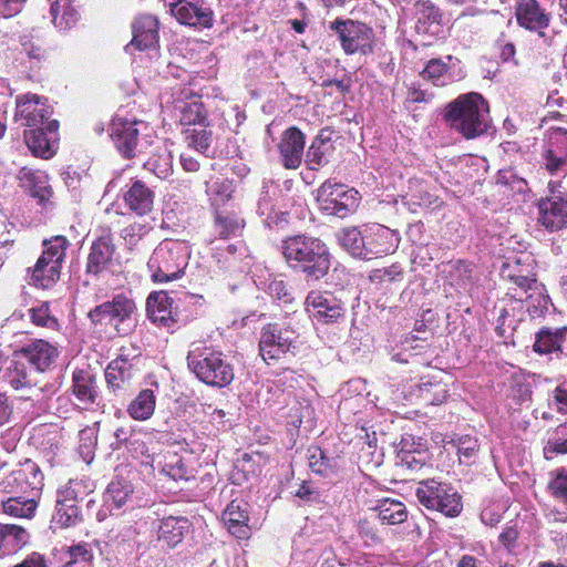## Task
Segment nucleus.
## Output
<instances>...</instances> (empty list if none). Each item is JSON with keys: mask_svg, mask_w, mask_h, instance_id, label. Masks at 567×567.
<instances>
[{"mask_svg": "<svg viewBox=\"0 0 567 567\" xmlns=\"http://www.w3.org/2000/svg\"><path fill=\"white\" fill-rule=\"evenodd\" d=\"M284 257L287 264L307 278L319 280L330 268V254L323 241L315 237L296 235L282 240Z\"/></svg>", "mask_w": 567, "mask_h": 567, "instance_id": "f257e3e1", "label": "nucleus"}, {"mask_svg": "<svg viewBox=\"0 0 567 567\" xmlns=\"http://www.w3.org/2000/svg\"><path fill=\"white\" fill-rule=\"evenodd\" d=\"M445 121L465 138H475L486 133L489 127L488 104L478 93L460 95L446 106Z\"/></svg>", "mask_w": 567, "mask_h": 567, "instance_id": "f03ea898", "label": "nucleus"}, {"mask_svg": "<svg viewBox=\"0 0 567 567\" xmlns=\"http://www.w3.org/2000/svg\"><path fill=\"white\" fill-rule=\"evenodd\" d=\"M190 248L184 241L165 239L154 249L147 268L155 282H168L181 278L188 264Z\"/></svg>", "mask_w": 567, "mask_h": 567, "instance_id": "7ed1b4c3", "label": "nucleus"}, {"mask_svg": "<svg viewBox=\"0 0 567 567\" xmlns=\"http://www.w3.org/2000/svg\"><path fill=\"white\" fill-rule=\"evenodd\" d=\"M188 368L208 385L225 386L234 379V371L223 353L196 346L187 354Z\"/></svg>", "mask_w": 567, "mask_h": 567, "instance_id": "20e7f679", "label": "nucleus"}, {"mask_svg": "<svg viewBox=\"0 0 567 567\" xmlns=\"http://www.w3.org/2000/svg\"><path fill=\"white\" fill-rule=\"evenodd\" d=\"M111 136L117 150L125 157L144 153L153 143V130L135 117L128 118L117 113L112 122Z\"/></svg>", "mask_w": 567, "mask_h": 567, "instance_id": "39448f33", "label": "nucleus"}, {"mask_svg": "<svg viewBox=\"0 0 567 567\" xmlns=\"http://www.w3.org/2000/svg\"><path fill=\"white\" fill-rule=\"evenodd\" d=\"M317 202L327 215L344 218L357 210L360 195L353 188L327 181L318 188Z\"/></svg>", "mask_w": 567, "mask_h": 567, "instance_id": "423d86ee", "label": "nucleus"}, {"mask_svg": "<svg viewBox=\"0 0 567 567\" xmlns=\"http://www.w3.org/2000/svg\"><path fill=\"white\" fill-rule=\"evenodd\" d=\"M135 302L123 295L115 296L111 301L103 302L90 311L94 323L113 326L117 332L126 334L134 324Z\"/></svg>", "mask_w": 567, "mask_h": 567, "instance_id": "0eeeda50", "label": "nucleus"}, {"mask_svg": "<svg viewBox=\"0 0 567 567\" xmlns=\"http://www.w3.org/2000/svg\"><path fill=\"white\" fill-rule=\"evenodd\" d=\"M420 504L429 509H436L449 517L457 516L462 511L461 496L457 492L434 480L420 483L415 493Z\"/></svg>", "mask_w": 567, "mask_h": 567, "instance_id": "6e6552de", "label": "nucleus"}, {"mask_svg": "<svg viewBox=\"0 0 567 567\" xmlns=\"http://www.w3.org/2000/svg\"><path fill=\"white\" fill-rule=\"evenodd\" d=\"M329 29L337 34L347 54H367L372 51L373 31L367 24L350 19H337L330 22Z\"/></svg>", "mask_w": 567, "mask_h": 567, "instance_id": "1a4fd4ad", "label": "nucleus"}, {"mask_svg": "<svg viewBox=\"0 0 567 567\" xmlns=\"http://www.w3.org/2000/svg\"><path fill=\"white\" fill-rule=\"evenodd\" d=\"M549 195L538 203V221L548 230L556 231L567 226V193L560 181L548 183Z\"/></svg>", "mask_w": 567, "mask_h": 567, "instance_id": "9d476101", "label": "nucleus"}, {"mask_svg": "<svg viewBox=\"0 0 567 567\" xmlns=\"http://www.w3.org/2000/svg\"><path fill=\"white\" fill-rule=\"evenodd\" d=\"M297 339L296 332L279 323H269L265 326L260 333L259 352L261 358L268 364L271 361L280 359L291 348Z\"/></svg>", "mask_w": 567, "mask_h": 567, "instance_id": "9b49d317", "label": "nucleus"}, {"mask_svg": "<svg viewBox=\"0 0 567 567\" xmlns=\"http://www.w3.org/2000/svg\"><path fill=\"white\" fill-rule=\"evenodd\" d=\"M306 310L320 323H334L344 317L343 302L328 291H311L306 298Z\"/></svg>", "mask_w": 567, "mask_h": 567, "instance_id": "f8f14e48", "label": "nucleus"}, {"mask_svg": "<svg viewBox=\"0 0 567 567\" xmlns=\"http://www.w3.org/2000/svg\"><path fill=\"white\" fill-rule=\"evenodd\" d=\"M43 485V474L40 467L30 460L10 472L0 484L1 488L9 493L17 488L30 489L32 497L39 496Z\"/></svg>", "mask_w": 567, "mask_h": 567, "instance_id": "ddd939ff", "label": "nucleus"}, {"mask_svg": "<svg viewBox=\"0 0 567 567\" xmlns=\"http://www.w3.org/2000/svg\"><path fill=\"white\" fill-rule=\"evenodd\" d=\"M171 14L186 25L208 28L213 23V11L198 0H164Z\"/></svg>", "mask_w": 567, "mask_h": 567, "instance_id": "4468645a", "label": "nucleus"}, {"mask_svg": "<svg viewBox=\"0 0 567 567\" xmlns=\"http://www.w3.org/2000/svg\"><path fill=\"white\" fill-rule=\"evenodd\" d=\"M17 116L24 120L28 127L47 124L52 114L48 99L32 93L18 95L16 100Z\"/></svg>", "mask_w": 567, "mask_h": 567, "instance_id": "2eb2a0df", "label": "nucleus"}, {"mask_svg": "<svg viewBox=\"0 0 567 567\" xmlns=\"http://www.w3.org/2000/svg\"><path fill=\"white\" fill-rule=\"evenodd\" d=\"M133 39L126 51L135 48L140 51L156 48L158 43V20L152 14H141L132 23Z\"/></svg>", "mask_w": 567, "mask_h": 567, "instance_id": "dca6fc26", "label": "nucleus"}, {"mask_svg": "<svg viewBox=\"0 0 567 567\" xmlns=\"http://www.w3.org/2000/svg\"><path fill=\"white\" fill-rule=\"evenodd\" d=\"M515 16L518 24L539 37H544V30L549 25L550 17L542 9L536 0H517Z\"/></svg>", "mask_w": 567, "mask_h": 567, "instance_id": "f3484780", "label": "nucleus"}, {"mask_svg": "<svg viewBox=\"0 0 567 567\" xmlns=\"http://www.w3.org/2000/svg\"><path fill=\"white\" fill-rule=\"evenodd\" d=\"M551 146L544 155V167L557 177L567 176V131L559 130L550 137Z\"/></svg>", "mask_w": 567, "mask_h": 567, "instance_id": "a211bd4d", "label": "nucleus"}, {"mask_svg": "<svg viewBox=\"0 0 567 567\" xmlns=\"http://www.w3.org/2000/svg\"><path fill=\"white\" fill-rule=\"evenodd\" d=\"M281 162L288 169H296L301 164L305 150V135L292 126L286 130L278 145Z\"/></svg>", "mask_w": 567, "mask_h": 567, "instance_id": "6ab92c4d", "label": "nucleus"}, {"mask_svg": "<svg viewBox=\"0 0 567 567\" xmlns=\"http://www.w3.org/2000/svg\"><path fill=\"white\" fill-rule=\"evenodd\" d=\"M20 354L35 368L44 372L52 368L59 357V350L50 342L37 339L20 350Z\"/></svg>", "mask_w": 567, "mask_h": 567, "instance_id": "aec40b11", "label": "nucleus"}, {"mask_svg": "<svg viewBox=\"0 0 567 567\" xmlns=\"http://www.w3.org/2000/svg\"><path fill=\"white\" fill-rule=\"evenodd\" d=\"M59 128V123L55 120L49 121L44 125L32 126L24 132V141L33 155L49 158L53 155L51 148L52 136L48 134H55Z\"/></svg>", "mask_w": 567, "mask_h": 567, "instance_id": "412c9836", "label": "nucleus"}, {"mask_svg": "<svg viewBox=\"0 0 567 567\" xmlns=\"http://www.w3.org/2000/svg\"><path fill=\"white\" fill-rule=\"evenodd\" d=\"M72 392L80 403L92 405L99 398L96 374L90 367L76 368L72 373Z\"/></svg>", "mask_w": 567, "mask_h": 567, "instance_id": "4be33fe9", "label": "nucleus"}, {"mask_svg": "<svg viewBox=\"0 0 567 567\" xmlns=\"http://www.w3.org/2000/svg\"><path fill=\"white\" fill-rule=\"evenodd\" d=\"M365 241L368 255H388L396 250L400 237L396 231L382 225H375L365 234Z\"/></svg>", "mask_w": 567, "mask_h": 567, "instance_id": "5701e85b", "label": "nucleus"}, {"mask_svg": "<svg viewBox=\"0 0 567 567\" xmlns=\"http://www.w3.org/2000/svg\"><path fill=\"white\" fill-rule=\"evenodd\" d=\"M154 198V192L142 181H134L127 185V189L123 194L125 206L140 216L151 213Z\"/></svg>", "mask_w": 567, "mask_h": 567, "instance_id": "b1692460", "label": "nucleus"}, {"mask_svg": "<svg viewBox=\"0 0 567 567\" xmlns=\"http://www.w3.org/2000/svg\"><path fill=\"white\" fill-rule=\"evenodd\" d=\"M511 279L525 295V297L519 296L520 300H526L535 309L547 310L549 297L545 293L543 284L537 282L535 278L524 275H511Z\"/></svg>", "mask_w": 567, "mask_h": 567, "instance_id": "393cba45", "label": "nucleus"}, {"mask_svg": "<svg viewBox=\"0 0 567 567\" xmlns=\"http://www.w3.org/2000/svg\"><path fill=\"white\" fill-rule=\"evenodd\" d=\"M189 527L190 523L185 517H165L158 523L157 538L167 547L173 548L183 540Z\"/></svg>", "mask_w": 567, "mask_h": 567, "instance_id": "a878e982", "label": "nucleus"}, {"mask_svg": "<svg viewBox=\"0 0 567 567\" xmlns=\"http://www.w3.org/2000/svg\"><path fill=\"white\" fill-rule=\"evenodd\" d=\"M115 247L112 239L101 237L91 246L87 257L86 271L89 274L99 275L105 270L112 261Z\"/></svg>", "mask_w": 567, "mask_h": 567, "instance_id": "bb28decb", "label": "nucleus"}, {"mask_svg": "<svg viewBox=\"0 0 567 567\" xmlns=\"http://www.w3.org/2000/svg\"><path fill=\"white\" fill-rule=\"evenodd\" d=\"M172 298L166 291L153 292L146 300V310L148 318L163 327H171L174 322L172 316Z\"/></svg>", "mask_w": 567, "mask_h": 567, "instance_id": "cd10ccee", "label": "nucleus"}, {"mask_svg": "<svg viewBox=\"0 0 567 567\" xmlns=\"http://www.w3.org/2000/svg\"><path fill=\"white\" fill-rule=\"evenodd\" d=\"M19 178L28 187L30 195L38 199L39 204L44 206L49 202L52 189L48 185L45 173L23 167L19 173Z\"/></svg>", "mask_w": 567, "mask_h": 567, "instance_id": "c85d7f7f", "label": "nucleus"}, {"mask_svg": "<svg viewBox=\"0 0 567 567\" xmlns=\"http://www.w3.org/2000/svg\"><path fill=\"white\" fill-rule=\"evenodd\" d=\"M567 337V327L540 329L535 337L534 351L539 354H548L561 350V344Z\"/></svg>", "mask_w": 567, "mask_h": 567, "instance_id": "c756f323", "label": "nucleus"}, {"mask_svg": "<svg viewBox=\"0 0 567 567\" xmlns=\"http://www.w3.org/2000/svg\"><path fill=\"white\" fill-rule=\"evenodd\" d=\"M223 519L228 530L238 538H245L248 533V515L241 501H233L223 513Z\"/></svg>", "mask_w": 567, "mask_h": 567, "instance_id": "7c9ffc66", "label": "nucleus"}, {"mask_svg": "<svg viewBox=\"0 0 567 567\" xmlns=\"http://www.w3.org/2000/svg\"><path fill=\"white\" fill-rule=\"evenodd\" d=\"M50 14L52 23L59 30H69L79 19V13L71 0H51Z\"/></svg>", "mask_w": 567, "mask_h": 567, "instance_id": "2f4dec72", "label": "nucleus"}, {"mask_svg": "<svg viewBox=\"0 0 567 567\" xmlns=\"http://www.w3.org/2000/svg\"><path fill=\"white\" fill-rule=\"evenodd\" d=\"M24 528L12 524H0V555H8L21 548L28 542Z\"/></svg>", "mask_w": 567, "mask_h": 567, "instance_id": "473e14b6", "label": "nucleus"}, {"mask_svg": "<svg viewBox=\"0 0 567 567\" xmlns=\"http://www.w3.org/2000/svg\"><path fill=\"white\" fill-rule=\"evenodd\" d=\"M60 264L39 258L31 271L30 282L39 288H49L60 278Z\"/></svg>", "mask_w": 567, "mask_h": 567, "instance_id": "72a5a7b5", "label": "nucleus"}, {"mask_svg": "<svg viewBox=\"0 0 567 567\" xmlns=\"http://www.w3.org/2000/svg\"><path fill=\"white\" fill-rule=\"evenodd\" d=\"M340 245L352 256L368 258L365 235L358 228H343L337 234Z\"/></svg>", "mask_w": 567, "mask_h": 567, "instance_id": "f704fd0d", "label": "nucleus"}, {"mask_svg": "<svg viewBox=\"0 0 567 567\" xmlns=\"http://www.w3.org/2000/svg\"><path fill=\"white\" fill-rule=\"evenodd\" d=\"M175 110L179 112V121L183 125L202 127L206 123L203 104L196 97L176 102Z\"/></svg>", "mask_w": 567, "mask_h": 567, "instance_id": "c9c22d12", "label": "nucleus"}, {"mask_svg": "<svg viewBox=\"0 0 567 567\" xmlns=\"http://www.w3.org/2000/svg\"><path fill=\"white\" fill-rule=\"evenodd\" d=\"M375 511L382 524H402L408 518L405 505L395 499L385 498L380 501Z\"/></svg>", "mask_w": 567, "mask_h": 567, "instance_id": "e433bc0d", "label": "nucleus"}, {"mask_svg": "<svg viewBox=\"0 0 567 567\" xmlns=\"http://www.w3.org/2000/svg\"><path fill=\"white\" fill-rule=\"evenodd\" d=\"M155 394L152 390H142L127 406V413L137 421L150 419L155 411Z\"/></svg>", "mask_w": 567, "mask_h": 567, "instance_id": "4c0bfd02", "label": "nucleus"}, {"mask_svg": "<svg viewBox=\"0 0 567 567\" xmlns=\"http://www.w3.org/2000/svg\"><path fill=\"white\" fill-rule=\"evenodd\" d=\"M145 169L161 179H166L173 173V157L165 146H159L144 163Z\"/></svg>", "mask_w": 567, "mask_h": 567, "instance_id": "58836bf2", "label": "nucleus"}, {"mask_svg": "<svg viewBox=\"0 0 567 567\" xmlns=\"http://www.w3.org/2000/svg\"><path fill=\"white\" fill-rule=\"evenodd\" d=\"M445 59L447 62L443 59L430 60L421 72L422 78L432 81L435 85H445L447 80L451 79L449 63L457 61L452 55H447Z\"/></svg>", "mask_w": 567, "mask_h": 567, "instance_id": "ea45409f", "label": "nucleus"}, {"mask_svg": "<svg viewBox=\"0 0 567 567\" xmlns=\"http://www.w3.org/2000/svg\"><path fill=\"white\" fill-rule=\"evenodd\" d=\"M38 507V503L35 497H11L7 501L2 502V509L6 514L19 517V518H31L35 509Z\"/></svg>", "mask_w": 567, "mask_h": 567, "instance_id": "a19ab883", "label": "nucleus"}, {"mask_svg": "<svg viewBox=\"0 0 567 567\" xmlns=\"http://www.w3.org/2000/svg\"><path fill=\"white\" fill-rule=\"evenodd\" d=\"M245 220L235 213H218L215 219V229L221 238H230L241 235Z\"/></svg>", "mask_w": 567, "mask_h": 567, "instance_id": "79ce46f5", "label": "nucleus"}, {"mask_svg": "<svg viewBox=\"0 0 567 567\" xmlns=\"http://www.w3.org/2000/svg\"><path fill=\"white\" fill-rule=\"evenodd\" d=\"M132 487L128 483L122 481H113L109 484L104 494L105 506L112 512L121 508L128 499Z\"/></svg>", "mask_w": 567, "mask_h": 567, "instance_id": "37998d69", "label": "nucleus"}, {"mask_svg": "<svg viewBox=\"0 0 567 567\" xmlns=\"http://www.w3.org/2000/svg\"><path fill=\"white\" fill-rule=\"evenodd\" d=\"M206 193L214 206H220L231 197L233 184L224 177L212 178L206 182Z\"/></svg>", "mask_w": 567, "mask_h": 567, "instance_id": "c03bdc74", "label": "nucleus"}, {"mask_svg": "<svg viewBox=\"0 0 567 567\" xmlns=\"http://www.w3.org/2000/svg\"><path fill=\"white\" fill-rule=\"evenodd\" d=\"M185 142L188 147L204 153L208 150L213 141V132L207 128V124L199 126H192L184 131Z\"/></svg>", "mask_w": 567, "mask_h": 567, "instance_id": "a18cd8bd", "label": "nucleus"}, {"mask_svg": "<svg viewBox=\"0 0 567 567\" xmlns=\"http://www.w3.org/2000/svg\"><path fill=\"white\" fill-rule=\"evenodd\" d=\"M66 555L63 567H92L94 553L92 545L87 543L69 547Z\"/></svg>", "mask_w": 567, "mask_h": 567, "instance_id": "49530a36", "label": "nucleus"}, {"mask_svg": "<svg viewBox=\"0 0 567 567\" xmlns=\"http://www.w3.org/2000/svg\"><path fill=\"white\" fill-rule=\"evenodd\" d=\"M331 148L330 144L323 138L317 137L310 145L306 154V163L310 169H318L328 163L327 154Z\"/></svg>", "mask_w": 567, "mask_h": 567, "instance_id": "de8ad7c7", "label": "nucleus"}, {"mask_svg": "<svg viewBox=\"0 0 567 567\" xmlns=\"http://www.w3.org/2000/svg\"><path fill=\"white\" fill-rule=\"evenodd\" d=\"M7 382L14 389L21 390L32 385V380L27 371L24 363L12 361L6 371Z\"/></svg>", "mask_w": 567, "mask_h": 567, "instance_id": "09e8293b", "label": "nucleus"}, {"mask_svg": "<svg viewBox=\"0 0 567 567\" xmlns=\"http://www.w3.org/2000/svg\"><path fill=\"white\" fill-rule=\"evenodd\" d=\"M130 364L125 359L113 360L105 370V379L112 388H120L131 378Z\"/></svg>", "mask_w": 567, "mask_h": 567, "instance_id": "8fccbe9b", "label": "nucleus"}, {"mask_svg": "<svg viewBox=\"0 0 567 567\" xmlns=\"http://www.w3.org/2000/svg\"><path fill=\"white\" fill-rule=\"evenodd\" d=\"M69 241L64 236H54L51 239L44 240V250L40 258H45V260H52L61 265L65 257Z\"/></svg>", "mask_w": 567, "mask_h": 567, "instance_id": "3c124183", "label": "nucleus"}, {"mask_svg": "<svg viewBox=\"0 0 567 567\" xmlns=\"http://www.w3.org/2000/svg\"><path fill=\"white\" fill-rule=\"evenodd\" d=\"M79 519V508L76 505L68 504L64 501H56L53 522L61 528H66Z\"/></svg>", "mask_w": 567, "mask_h": 567, "instance_id": "603ef678", "label": "nucleus"}, {"mask_svg": "<svg viewBox=\"0 0 567 567\" xmlns=\"http://www.w3.org/2000/svg\"><path fill=\"white\" fill-rule=\"evenodd\" d=\"M152 230V226L144 223H133L122 230V238L125 245L133 249L136 247Z\"/></svg>", "mask_w": 567, "mask_h": 567, "instance_id": "864d4df0", "label": "nucleus"}, {"mask_svg": "<svg viewBox=\"0 0 567 567\" xmlns=\"http://www.w3.org/2000/svg\"><path fill=\"white\" fill-rule=\"evenodd\" d=\"M554 437L549 439L544 453L547 458L549 454H567V426L560 425L556 429Z\"/></svg>", "mask_w": 567, "mask_h": 567, "instance_id": "5fc2aeb1", "label": "nucleus"}, {"mask_svg": "<svg viewBox=\"0 0 567 567\" xmlns=\"http://www.w3.org/2000/svg\"><path fill=\"white\" fill-rule=\"evenodd\" d=\"M31 321L39 327L54 329L58 324L56 319L50 315L49 305L41 303L28 310Z\"/></svg>", "mask_w": 567, "mask_h": 567, "instance_id": "6e6d98bb", "label": "nucleus"}, {"mask_svg": "<svg viewBox=\"0 0 567 567\" xmlns=\"http://www.w3.org/2000/svg\"><path fill=\"white\" fill-rule=\"evenodd\" d=\"M268 292L275 300L282 303H290L293 300L292 291L284 279H272L268 285Z\"/></svg>", "mask_w": 567, "mask_h": 567, "instance_id": "4d7b16f0", "label": "nucleus"}, {"mask_svg": "<svg viewBox=\"0 0 567 567\" xmlns=\"http://www.w3.org/2000/svg\"><path fill=\"white\" fill-rule=\"evenodd\" d=\"M80 452L84 455L85 458H92L93 449L96 445V429L94 426H89L80 431Z\"/></svg>", "mask_w": 567, "mask_h": 567, "instance_id": "13d9d810", "label": "nucleus"}, {"mask_svg": "<svg viewBox=\"0 0 567 567\" xmlns=\"http://www.w3.org/2000/svg\"><path fill=\"white\" fill-rule=\"evenodd\" d=\"M549 489L553 495L567 503V470L559 468L556 471L554 478L549 483Z\"/></svg>", "mask_w": 567, "mask_h": 567, "instance_id": "bf43d9fd", "label": "nucleus"}, {"mask_svg": "<svg viewBox=\"0 0 567 567\" xmlns=\"http://www.w3.org/2000/svg\"><path fill=\"white\" fill-rule=\"evenodd\" d=\"M82 483L71 480L66 486L59 492L56 501H64L68 504L76 505V501L82 496Z\"/></svg>", "mask_w": 567, "mask_h": 567, "instance_id": "052dcab7", "label": "nucleus"}, {"mask_svg": "<svg viewBox=\"0 0 567 567\" xmlns=\"http://www.w3.org/2000/svg\"><path fill=\"white\" fill-rule=\"evenodd\" d=\"M309 466L315 473L328 475L330 466L321 449H313L309 456Z\"/></svg>", "mask_w": 567, "mask_h": 567, "instance_id": "680f3d73", "label": "nucleus"}, {"mask_svg": "<svg viewBox=\"0 0 567 567\" xmlns=\"http://www.w3.org/2000/svg\"><path fill=\"white\" fill-rule=\"evenodd\" d=\"M401 275H402L401 269L398 266L393 265L388 268L373 270L370 275V279L372 281H378V282L394 281L399 277H401Z\"/></svg>", "mask_w": 567, "mask_h": 567, "instance_id": "e2e57ef3", "label": "nucleus"}, {"mask_svg": "<svg viewBox=\"0 0 567 567\" xmlns=\"http://www.w3.org/2000/svg\"><path fill=\"white\" fill-rule=\"evenodd\" d=\"M477 451V442L476 440L464 437L460 440L457 453L460 455V461L467 463Z\"/></svg>", "mask_w": 567, "mask_h": 567, "instance_id": "0e129e2a", "label": "nucleus"}, {"mask_svg": "<svg viewBox=\"0 0 567 567\" xmlns=\"http://www.w3.org/2000/svg\"><path fill=\"white\" fill-rule=\"evenodd\" d=\"M25 0H0V16L4 18L18 14Z\"/></svg>", "mask_w": 567, "mask_h": 567, "instance_id": "69168bd1", "label": "nucleus"}, {"mask_svg": "<svg viewBox=\"0 0 567 567\" xmlns=\"http://www.w3.org/2000/svg\"><path fill=\"white\" fill-rule=\"evenodd\" d=\"M553 400L559 413H565L567 411V389L557 386L553 391Z\"/></svg>", "mask_w": 567, "mask_h": 567, "instance_id": "338daca9", "label": "nucleus"}, {"mask_svg": "<svg viewBox=\"0 0 567 567\" xmlns=\"http://www.w3.org/2000/svg\"><path fill=\"white\" fill-rule=\"evenodd\" d=\"M13 567H47L44 557L39 553H32L23 561Z\"/></svg>", "mask_w": 567, "mask_h": 567, "instance_id": "774afa93", "label": "nucleus"}]
</instances>
